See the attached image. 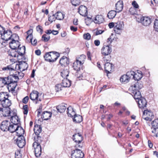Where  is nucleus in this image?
<instances>
[{"label":"nucleus","mask_w":158,"mask_h":158,"mask_svg":"<svg viewBox=\"0 0 158 158\" xmlns=\"http://www.w3.org/2000/svg\"><path fill=\"white\" fill-rule=\"evenodd\" d=\"M67 112L68 115L69 117H73V116H74L76 114L73 109L71 106L67 108Z\"/></svg>","instance_id":"c756f323"},{"label":"nucleus","mask_w":158,"mask_h":158,"mask_svg":"<svg viewBox=\"0 0 158 158\" xmlns=\"http://www.w3.org/2000/svg\"><path fill=\"white\" fill-rule=\"evenodd\" d=\"M13 75H15L17 76L18 77L19 79V78H20L21 79L24 76V73L21 72H15V73L14 74V73H13Z\"/></svg>","instance_id":"603ef678"},{"label":"nucleus","mask_w":158,"mask_h":158,"mask_svg":"<svg viewBox=\"0 0 158 158\" xmlns=\"http://www.w3.org/2000/svg\"><path fill=\"white\" fill-rule=\"evenodd\" d=\"M124 27L123 22V21H118L115 23L114 31L118 34H119Z\"/></svg>","instance_id":"20e7f679"},{"label":"nucleus","mask_w":158,"mask_h":158,"mask_svg":"<svg viewBox=\"0 0 158 158\" xmlns=\"http://www.w3.org/2000/svg\"><path fill=\"white\" fill-rule=\"evenodd\" d=\"M10 108L9 107H2L0 108V115L1 116L8 117L10 114Z\"/></svg>","instance_id":"1a4fd4ad"},{"label":"nucleus","mask_w":158,"mask_h":158,"mask_svg":"<svg viewBox=\"0 0 158 158\" xmlns=\"http://www.w3.org/2000/svg\"><path fill=\"white\" fill-rule=\"evenodd\" d=\"M73 139L76 143H79L83 140L82 135L79 133H77L73 136Z\"/></svg>","instance_id":"dca6fc26"},{"label":"nucleus","mask_w":158,"mask_h":158,"mask_svg":"<svg viewBox=\"0 0 158 158\" xmlns=\"http://www.w3.org/2000/svg\"><path fill=\"white\" fill-rule=\"evenodd\" d=\"M84 154L79 149H76L72 151L71 156L73 158H83Z\"/></svg>","instance_id":"7ed1b4c3"},{"label":"nucleus","mask_w":158,"mask_h":158,"mask_svg":"<svg viewBox=\"0 0 158 158\" xmlns=\"http://www.w3.org/2000/svg\"><path fill=\"white\" fill-rule=\"evenodd\" d=\"M18 125L17 124H10V126L8 129V131H9L11 133H13L15 132L16 129L17 128Z\"/></svg>","instance_id":"7c9ffc66"},{"label":"nucleus","mask_w":158,"mask_h":158,"mask_svg":"<svg viewBox=\"0 0 158 158\" xmlns=\"http://www.w3.org/2000/svg\"><path fill=\"white\" fill-rule=\"evenodd\" d=\"M9 55H10L12 56L15 57H17V58L18 57L19 55V54H18V52H17L16 51L11 52Z\"/></svg>","instance_id":"680f3d73"},{"label":"nucleus","mask_w":158,"mask_h":158,"mask_svg":"<svg viewBox=\"0 0 158 158\" xmlns=\"http://www.w3.org/2000/svg\"><path fill=\"white\" fill-rule=\"evenodd\" d=\"M127 74L130 79L131 77L133 78V76L135 75V72L133 71H128L127 72Z\"/></svg>","instance_id":"5fc2aeb1"},{"label":"nucleus","mask_w":158,"mask_h":158,"mask_svg":"<svg viewBox=\"0 0 158 158\" xmlns=\"http://www.w3.org/2000/svg\"><path fill=\"white\" fill-rule=\"evenodd\" d=\"M130 91L133 94L132 95L134 96V98L136 100V101H137V100H138V99H140L141 98H143L141 96L140 92L139 91V90H135V91Z\"/></svg>","instance_id":"b1692460"},{"label":"nucleus","mask_w":158,"mask_h":158,"mask_svg":"<svg viewBox=\"0 0 158 158\" xmlns=\"http://www.w3.org/2000/svg\"><path fill=\"white\" fill-rule=\"evenodd\" d=\"M51 55V53H50V52L46 53L44 56L45 60L46 61L51 62L52 57Z\"/></svg>","instance_id":"49530a36"},{"label":"nucleus","mask_w":158,"mask_h":158,"mask_svg":"<svg viewBox=\"0 0 158 158\" xmlns=\"http://www.w3.org/2000/svg\"><path fill=\"white\" fill-rule=\"evenodd\" d=\"M62 85L61 84H57L56 85L55 89L56 92H58L62 90L61 86Z\"/></svg>","instance_id":"052dcab7"},{"label":"nucleus","mask_w":158,"mask_h":158,"mask_svg":"<svg viewBox=\"0 0 158 158\" xmlns=\"http://www.w3.org/2000/svg\"><path fill=\"white\" fill-rule=\"evenodd\" d=\"M11 105V101L8 98L2 101L0 103V108L2 107H9Z\"/></svg>","instance_id":"6ab92c4d"},{"label":"nucleus","mask_w":158,"mask_h":158,"mask_svg":"<svg viewBox=\"0 0 158 158\" xmlns=\"http://www.w3.org/2000/svg\"><path fill=\"white\" fill-rule=\"evenodd\" d=\"M9 44L10 47L13 49H15L17 48H19L20 46L19 42L14 40H12Z\"/></svg>","instance_id":"aec40b11"},{"label":"nucleus","mask_w":158,"mask_h":158,"mask_svg":"<svg viewBox=\"0 0 158 158\" xmlns=\"http://www.w3.org/2000/svg\"><path fill=\"white\" fill-rule=\"evenodd\" d=\"M69 69L65 68L61 72V75L63 77L65 78L69 76Z\"/></svg>","instance_id":"ea45409f"},{"label":"nucleus","mask_w":158,"mask_h":158,"mask_svg":"<svg viewBox=\"0 0 158 158\" xmlns=\"http://www.w3.org/2000/svg\"><path fill=\"white\" fill-rule=\"evenodd\" d=\"M112 48L110 45H104L101 49V53L103 55H110L112 52Z\"/></svg>","instance_id":"0eeeda50"},{"label":"nucleus","mask_w":158,"mask_h":158,"mask_svg":"<svg viewBox=\"0 0 158 158\" xmlns=\"http://www.w3.org/2000/svg\"><path fill=\"white\" fill-rule=\"evenodd\" d=\"M61 85L64 87H69L71 85L70 81L66 78H64L62 80Z\"/></svg>","instance_id":"c85d7f7f"},{"label":"nucleus","mask_w":158,"mask_h":158,"mask_svg":"<svg viewBox=\"0 0 158 158\" xmlns=\"http://www.w3.org/2000/svg\"><path fill=\"white\" fill-rule=\"evenodd\" d=\"M154 28L156 31H158V20L156 19L154 22Z\"/></svg>","instance_id":"3c124183"},{"label":"nucleus","mask_w":158,"mask_h":158,"mask_svg":"<svg viewBox=\"0 0 158 158\" xmlns=\"http://www.w3.org/2000/svg\"><path fill=\"white\" fill-rule=\"evenodd\" d=\"M15 132L16 133L18 137H21L23 136V135L24 133V131L21 127L18 126L16 129Z\"/></svg>","instance_id":"cd10ccee"},{"label":"nucleus","mask_w":158,"mask_h":158,"mask_svg":"<svg viewBox=\"0 0 158 158\" xmlns=\"http://www.w3.org/2000/svg\"><path fill=\"white\" fill-rule=\"evenodd\" d=\"M28 99L29 98L28 96L25 97L22 100L23 102L25 104H26L28 102Z\"/></svg>","instance_id":"338daca9"},{"label":"nucleus","mask_w":158,"mask_h":158,"mask_svg":"<svg viewBox=\"0 0 158 158\" xmlns=\"http://www.w3.org/2000/svg\"><path fill=\"white\" fill-rule=\"evenodd\" d=\"M12 36V32L10 30L5 31L2 34L1 37L3 40L8 41L10 40Z\"/></svg>","instance_id":"6e6552de"},{"label":"nucleus","mask_w":158,"mask_h":158,"mask_svg":"<svg viewBox=\"0 0 158 158\" xmlns=\"http://www.w3.org/2000/svg\"><path fill=\"white\" fill-rule=\"evenodd\" d=\"M104 56L103 57V61L105 63H109L111 59V56L110 55H104Z\"/></svg>","instance_id":"de8ad7c7"},{"label":"nucleus","mask_w":158,"mask_h":158,"mask_svg":"<svg viewBox=\"0 0 158 158\" xmlns=\"http://www.w3.org/2000/svg\"><path fill=\"white\" fill-rule=\"evenodd\" d=\"M39 93L36 91H34L30 95V98L32 100H36L35 104L38 103V101H40V98L38 99Z\"/></svg>","instance_id":"f8f14e48"},{"label":"nucleus","mask_w":158,"mask_h":158,"mask_svg":"<svg viewBox=\"0 0 158 158\" xmlns=\"http://www.w3.org/2000/svg\"><path fill=\"white\" fill-rule=\"evenodd\" d=\"M52 113L50 112L45 111L43 112L41 118L44 120H47L50 118L52 116Z\"/></svg>","instance_id":"393cba45"},{"label":"nucleus","mask_w":158,"mask_h":158,"mask_svg":"<svg viewBox=\"0 0 158 158\" xmlns=\"http://www.w3.org/2000/svg\"><path fill=\"white\" fill-rule=\"evenodd\" d=\"M151 19L148 17H142L140 19V22L145 26H148L151 23Z\"/></svg>","instance_id":"9b49d317"},{"label":"nucleus","mask_w":158,"mask_h":158,"mask_svg":"<svg viewBox=\"0 0 158 158\" xmlns=\"http://www.w3.org/2000/svg\"><path fill=\"white\" fill-rule=\"evenodd\" d=\"M51 53L52 58L51 59V62H53L55 61L60 56V54L56 52H50Z\"/></svg>","instance_id":"a878e982"},{"label":"nucleus","mask_w":158,"mask_h":158,"mask_svg":"<svg viewBox=\"0 0 158 158\" xmlns=\"http://www.w3.org/2000/svg\"><path fill=\"white\" fill-rule=\"evenodd\" d=\"M69 60L67 57L65 56H63L60 60L59 63L61 66H66L69 63Z\"/></svg>","instance_id":"5701e85b"},{"label":"nucleus","mask_w":158,"mask_h":158,"mask_svg":"<svg viewBox=\"0 0 158 158\" xmlns=\"http://www.w3.org/2000/svg\"><path fill=\"white\" fill-rule=\"evenodd\" d=\"M151 127L152 134H154V135H156V132L158 131V119L154 120L152 123Z\"/></svg>","instance_id":"9d476101"},{"label":"nucleus","mask_w":158,"mask_h":158,"mask_svg":"<svg viewBox=\"0 0 158 158\" xmlns=\"http://www.w3.org/2000/svg\"><path fill=\"white\" fill-rule=\"evenodd\" d=\"M33 147L34 149V152L35 156L39 157L41 154V148L40 145L37 144L35 143H34L33 144Z\"/></svg>","instance_id":"423d86ee"},{"label":"nucleus","mask_w":158,"mask_h":158,"mask_svg":"<svg viewBox=\"0 0 158 158\" xmlns=\"http://www.w3.org/2000/svg\"><path fill=\"white\" fill-rule=\"evenodd\" d=\"M33 30L32 29H30L27 32V33L28 35L26 37V40H28L29 38H30V39H33V35H32Z\"/></svg>","instance_id":"09e8293b"},{"label":"nucleus","mask_w":158,"mask_h":158,"mask_svg":"<svg viewBox=\"0 0 158 158\" xmlns=\"http://www.w3.org/2000/svg\"><path fill=\"white\" fill-rule=\"evenodd\" d=\"M23 136L18 137L17 139L16 143L19 148H23L25 144V140Z\"/></svg>","instance_id":"ddd939ff"},{"label":"nucleus","mask_w":158,"mask_h":158,"mask_svg":"<svg viewBox=\"0 0 158 158\" xmlns=\"http://www.w3.org/2000/svg\"><path fill=\"white\" fill-rule=\"evenodd\" d=\"M103 32V31H102L101 30H97L96 31L95 33V34L96 35H99L101 34Z\"/></svg>","instance_id":"774afa93"},{"label":"nucleus","mask_w":158,"mask_h":158,"mask_svg":"<svg viewBox=\"0 0 158 158\" xmlns=\"http://www.w3.org/2000/svg\"><path fill=\"white\" fill-rule=\"evenodd\" d=\"M23 109L24 114H27L28 112V106L26 105H24L23 106Z\"/></svg>","instance_id":"13d9d810"},{"label":"nucleus","mask_w":158,"mask_h":158,"mask_svg":"<svg viewBox=\"0 0 158 158\" xmlns=\"http://www.w3.org/2000/svg\"><path fill=\"white\" fill-rule=\"evenodd\" d=\"M82 65L81 64L76 61L73 63V67L74 70L78 71L80 70V68Z\"/></svg>","instance_id":"2f4dec72"},{"label":"nucleus","mask_w":158,"mask_h":158,"mask_svg":"<svg viewBox=\"0 0 158 158\" xmlns=\"http://www.w3.org/2000/svg\"><path fill=\"white\" fill-rule=\"evenodd\" d=\"M19 80L18 77L17 79L14 80V81H12L10 82L7 86V88L8 90H10L11 91H14L15 89V88L17 86V82Z\"/></svg>","instance_id":"a211bd4d"},{"label":"nucleus","mask_w":158,"mask_h":158,"mask_svg":"<svg viewBox=\"0 0 158 158\" xmlns=\"http://www.w3.org/2000/svg\"><path fill=\"white\" fill-rule=\"evenodd\" d=\"M78 12L81 15L83 16H86L88 14L87 7L83 5L80 6L78 9Z\"/></svg>","instance_id":"4468645a"},{"label":"nucleus","mask_w":158,"mask_h":158,"mask_svg":"<svg viewBox=\"0 0 158 158\" xmlns=\"http://www.w3.org/2000/svg\"><path fill=\"white\" fill-rule=\"evenodd\" d=\"M4 77H0V87H3L5 85Z\"/></svg>","instance_id":"bf43d9fd"},{"label":"nucleus","mask_w":158,"mask_h":158,"mask_svg":"<svg viewBox=\"0 0 158 158\" xmlns=\"http://www.w3.org/2000/svg\"><path fill=\"white\" fill-rule=\"evenodd\" d=\"M3 70H6L10 74V75L7 77H4L5 83V85L7 86L12 81H14V79H17L18 76L15 75H13V72H15V69L12 67V65L7 66L6 67L2 68Z\"/></svg>","instance_id":"f257e3e1"},{"label":"nucleus","mask_w":158,"mask_h":158,"mask_svg":"<svg viewBox=\"0 0 158 158\" xmlns=\"http://www.w3.org/2000/svg\"><path fill=\"white\" fill-rule=\"evenodd\" d=\"M83 36L84 38L87 40H89L91 38V35L90 34L88 33L84 34Z\"/></svg>","instance_id":"6e6d98bb"},{"label":"nucleus","mask_w":158,"mask_h":158,"mask_svg":"<svg viewBox=\"0 0 158 158\" xmlns=\"http://www.w3.org/2000/svg\"><path fill=\"white\" fill-rule=\"evenodd\" d=\"M104 19L102 15H97L94 18V22L96 24H99L103 22Z\"/></svg>","instance_id":"bb28decb"},{"label":"nucleus","mask_w":158,"mask_h":158,"mask_svg":"<svg viewBox=\"0 0 158 158\" xmlns=\"http://www.w3.org/2000/svg\"><path fill=\"white\" fill-rule=\"evenodd\" d=\"M10 121L13 124H17L20 122V120L19 119L17 115L12 116L11 117Z\"/></svg>","instance_id":"f704fd0d"},{"label":"nucleus","mask_w":158,"mask_h":158,"mask_svg":"<svg viewBox=\"0 0 158 158\" xmlns=\"http://www.w3.org/2000/svg\"><path fill=\"white\" fill-rule=\"evenodd\" d=\"M130 80L129 77H128L127 74L126 75H122L120 79L121 82L125 83L128 82Z\"/></svg>","instance_id":"c9c22d12"},{"label":"nucleus","mask_w":158,"mask_h":158,"mask_svg":"<svg viewBox=\"0 0 158 158\" xmlns=\"http://www.w3.org/2000/svg\"><path fill=\"white\" fill-rule=\"evenodd\" d=\"M25 51V46H23L21 48H19L18 49V54L19 55L23 56L24 54Z\"/></svg>","instance_id":"37998d69"},{"label":"nucleus","mask_w":158,"mask_h":158,"mask_svg":"<svg viewBox=\"0 0 158 158\" xmlns=\"http://www.w3.org/2000/svg\"><path fill=\"white\" fill-rule=\"evenodd\" d=\"M86 58V56L84 55H81L80 57L76 58V61L83 64Z\"/></svg>","instance_id":"72a5a7b5"},{"label":"nucleus","mask_w":158,"mask_h":158,"mask_svg":"<svg viewBox=\"0 0 158 158\" xmlns=\"http://www.w3.org/2000/svg\"><path fill=\"white\" fill-rule=\"evenodd\" d=\"M123 3L122 1H118L115 4V9L116 12L118 13L121 11L123 8Z\"/></svg>","instance_id":"412c9836"},{"label":"nucleus","mask_w":158,"mask_h":158,"mask_svg":"<svg viewBox=\"0 0 158 158\" xmlns=\"http://www.w3.org/2000/svg\"><path fill=\"white\" fill-rule=\"evenodd\" d=\"M8 98V95L4 92L0 93V101L1 102L6 99Z\"/></svg>","instance_id":"c03bdc74"},{"label":"nucleus","mask_w":158,"mask_h":158,"mask_svg":"<svg viewBox=\"0 0 158 158\" xmlns=\"http://www.w3.org/2000/svg\"><path fill=\"white\" fill-rule=\"evenodd\" d=\"M15 158H21V153L20 152L19 150L15 152Z\"/></svg>","instance_id":"e2e57ef3"},{"label":"nucleus","mask_w":158,"mask_h":158,"mask_svg":"<svg viewBox=\"0 0 158 158\" xmlns=\"http://www.w3.org/2000/svg\"><path fill=\"white\" fill-rule=\"evenodd\" d=\"M132 5L135 9H138L139 7V5L135 1H133L132 2Z\"/></svg>","instance_id":"69168bd1"},{"label":"nucleus","mask_w":158,"mask_h":158,"mask_svg":"<svg viewBox=\"0 0 158 158\" xmlns=\"http://www.w3.org/2000/svg\"><path fill=\"white\" fill-rule=\"evenodd\" d=\"M116 11L114 10L110 11L108 14L107 16L110 19H112L114 18L116 14Z\"/></svg>","instance_id":"79ce46f5"},{"label":"nucleus","mask_w":158,"mask_h":158,"mask_svg":"<svg viewBox=\"0 0 158 158\" xmlns=\"http://www.w3.org/2000/svg\"><path fill=\"white\" fill-rule=\"evenodd\" d=\"M71 2L74 6H77L80 4V0H71Z\"/></svg>","instance_id":"4d7b16f0"},{"label":"nucleus","mask_w":158,"mask_h":158,"mask_svg":"<svg viewBox=\"0 0 158 158\" xmlns=\"http://www.w3.org/2000/svg\"><path fill=\"white\" fill-rule=\"evenodd\" d=\"M143 87V83L141 81L137 82L134 85L131 86L129 89V91L139 90Z\"/></svg>","instance_id":"39448f33"},{"label":"nucleus","mask_w":158,"mask_h":158,"mask_svg":"<svg viewBox=\"0 0 158 158\" xmlns=\"http://www.w3.org/2000/svg\"><path fill=\"white\" fill-rule=\"evenodd\" d=\"M113 67V65L110 63H106L104 64V69L106 73L107 74L110 73Z\"/></svg>","instance_id":"4be33fe9"},{"label":"nucleus","mask_w":158,"mask_h":158,"mask_svg":"<svg viewBox=\"0 0 158 158\" xmlns=\"http://www.w3.org/2000/svg\"><path fill=\"white\" fill-rule=\"evenodd\" d=\"M56 16L55 14H53L52 16H49L48 20L50 22V23H52L53 21H55L56 19Z\"/></svg>","instance_id":"8fccbe9b"},{"label":"nucleus","mask_w":158,"mask_h":158,"mask_svg":"<svg viewBox=\"0 0 158 158\" xmlns=\"http://www.w3.org/2000/svg\"><path fill=\"white\" fill-rule=\"evenodd\" d=\"M50 39L49 36H48L46 34H44L42 36V40L44 42H47Z\"/></svg>","instance_id":"864d4df0"},{"label":"nucleus","mask_w":158,"mask_h":158,"mask_svg":"<svg viewBox=\"0 0 158 158\" xmlns=\"http://www.w3.org/2000/svg\"><path fill=\"white\" fill-rule=\"evenodd\" d=\"M136 102H138V106L139 108L144 109L146 107L147 102L144 98H141L140 99H138Z\"/></svg>","instance_id":"2eb2a0df"},{"label":"nucleus","mask_w":158,"mask_h":158,"mask_svg":"<svg viewBox=\"0 0 158 158\" xmlns=\"http://www.w3.org/2000/svg\"><path fill=\"white\" fill-rule=\"evenodd\" d=\"M10 123V122L7 120L3 121L2 123L0 126V128L1 130L3 131H8V129Z\"/></svg>","instance_id":"f3484780"},{"label":"nucleus","mask_w":158,"mask_h":158,"mask_svg":"<svg viewBox=\"0 0 158 158\" xmlns=\"http://www.w3.org/2000/svg\"><path fill=\"white\" fill-rule=\"evenodd\" d=\"M56 15V19L59 20H62L64 18V15L63 14L60 12L58 11L55 14Z\"/></svg>","instance_id":"58836bf2"},{"label":"nucleus","mask_w":158,"mask_h":158,"mask_svg":"<svg viewBox=\"0 0 158 158\" xmlns=\"http://www.w3.org/2000/svg\"><path fill=\"white\" fill-rule=\"evenodd\" d=\"M66 106L63 104H61L56 106L57 111L60 113L64 112L66 109Z\"/></svg>","instance_id":"4c0bfd02"},{"label":"nucleus","mask_w":158,"mask_h":158,"mask_svg":"<svg viewBox=\"0 0 158 158\" xmlns=\"http://www.w3.org/2000/svg\"><path fill=\"white\" fill-rule=\"evenodd\" d=\"M154 115L153 113L148 110H144L143 112V118L147 121H151L154 118Z\"/></svg>","instance_id":"f03ea898"},{"label":"nucleus","mask_w":158,"mask_h":158,"mask_svg":"<svg viewBox=\"0 0 158 158\" xmlns=\"http://www.w3.org/2000/svg\"><path fill=\"white\" fill-rule=\"evenodd\" d=\"M3 39L0 38V46L2 47L3 46H5L6 45V42L3 41Z\"/></svg>","instance_id":"0e129e2a"},{"label":"nucleus","mask_w":158,"mask_h":158,"mask_svg":"<svg viewBox=\"0 0 158 158\" xmlns=\"http://www.w3.org/2000/svg\"><path fill=\"white\" fill-rule=\"evenodd\" d=\"M142 77V74L135 73V75L133 77V79L135 80L139 81L140 80Z\"/></svg>","instance_id":"a18cd8bd"},{"label":"nucleus","mask_w":158,"mask_h":158,"mask_svg":"<svg viewBox=\"0 0 158 158\" xmlns=\"http://www.w3.org/2000/svg\"><path fill=\"white\" fill-rule=\"evenodd\" d=\"M34 140L35 142L37 144L40 145V143H41L42 139V138L39 136V135H36L34 137Z\"/></svg>","instance_id":"a19ab883"},{"label":"nucleus","mask_w":158,"mask_h":158,"mask_svg":"<svg viewBox=\"0 0 158 158\" xmlns=\"http://www.w3.org/2000/svg\"><path fill=\"white\" fill-rule=\"evenodd\" d=\"M34 132L36 135H39L42 131V128L40 126L36 125H35L34 129Z\"/></svg>","instance_id":"473e14b6"},{"label":"nucleus","mask_w":158,"mask_h":158,"mask_svg":"<svg viewBox=\"0 0 158 158\" xmlns=\"http://www.w3.org/2000/svg\"><path fill=\"white\" fill-rule=\"evenodd\" d=\"M73 122L76 123H80L82 121V116L78 114H76L73 118Z\"/></svg>","instance_id":"e433bc0d"}]
</instances>
